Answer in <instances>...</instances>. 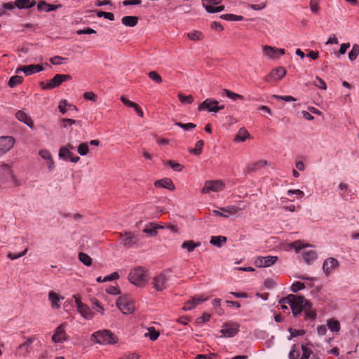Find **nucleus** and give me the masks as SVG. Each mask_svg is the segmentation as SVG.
Returning a JSON list of instances; mask_svg holds the SVG:
<instances>
[{
    "instance_id": "680f3d73",
    "label": "nucleus",
    "mask_w": 359,
    "mask_h": 359,
    "mask_svg": "<svg viewBox=\"0 0 359 359\" xmlns=\"http://www.w3.org/2000/svg\"><path fill=\"white\" fill-rule=\"evenodd\" d=\"M40 156L46 161L50 160L52 158L50 152L47 149H41L39 151Z\"/></svg>"
},
{
    "instance_id": "4d7b16f0",
    "label": "nucleus",
    "mask_w": 359,
    "mask_h": 359,
    "mask_svg": "<svg viewBox=\"0 0 359 359\" xmlns=\"http://www.w3.org/2000/svg\"><path fill=\"white\" fill-rule=\"evenodd\" d=\"M302 349L303 351V354L300 359H309L310 355L313 353L312 350L307 348L306 345H302Z\"/></svg>"
},
{
    "instance_id": "2f4dec72",
    "label": "nucleus",
    "mask_w": 359,
    "mask_h": 359,
    "mask_svg": "<svg viewBox=\"0 0 359 359\" xmlns=\"http://www.w3.org/2000/svg\"><path fill=\"white\" fill-rule=\"evenodd\" d=\"M200 242L195 243L192 240L184 241L181 245L182 249H186L188 252H193L196 248L201 246Z\"/></svg>"
},
{
    "instance_id": "37998d69",
    "label": "nucleus",
    "mask_w": 359,
    "mask_h": 359,
    "mask_svg": "<svg viewBox=\"0 0 359 359\" xmlns=\"http://www.w3.org/2000/svg\"><path fill=\"white\" fill-rule=\"evenodd\" d=\"M77 151L81 156L87 155L89 151L88 143V142L81 143L78 146Z\"/></svg>"
},
{
    "instance_id": "bf43d9fd",
    "label": "nucleus",
    "mask_w": 359,
    "mask_h": 359,
    "mask_svg": "<svg viewBox=\"0 0 359 359\" xmlns=\"http://www.w3.org/2000/svg\"><path fill=\"white\" fill-rule=\"evenodd\" d=\"M67 58L61 56H54L50 59V62L53 65H58L62 64L63 61L66 60Z\"/></svg>"
},
{
    "instance_id": "5701e85b",
    "label": "nucleus",
    "mask_w": 359,
    "mask_h": 359,
    "mask_svg": "<svg viewBox=\"0 0 359 359\" xmlns=\"http://www.w3.org/2000/svg\"><path fill=\"white\" fill-rule=\"evenodd\" d=\"M163 226L161 225L156 224L153 222L147 224L142 231L147 234H149L151 237H154L158 233V229H163Z\"/></svg>"
},
{
    "instance_id": "412c9836",
    "label": "nucleus",
    "mask_w": 359,
    "mask_h": 359,
    "mask_svg": "<svg viewBox=\"0 0 359 359\" xmlns=\"http://www.w3.org/2000/svg\"><path fill=\"white\" fill-rule=\"evenodd\" d=\"M154 186L156 187L165 188L170 191H174L175 189V186L174 185L172 180L167 177L156 180L154 182Z\"/></svg>"
},
{
    "instance_id": "72a5a7b5",
    "label": "nucleus",
    "mask_w": 359,
    "mask_h": 359,
    "mask_svg": "<svg viewBox=\"0 0 359 359\" xmlns=\"http://www.w3.org/2000/svg\"><path fill=\"white\" fill-rule=\"evenodd\" d=\"M250 133L244 128H241L234 138L235 142H244L250 137Z\"/></svg>"
},
{
    "instance_id": "4be33fe9",
    "label": "nucleus",
    "mask_w": 359,
    "mask_h": 359,
    "mask_svg": "<svg viewBox=\"0 0 359 359\" xmlns=\"http://www.w3.org/2000/svg\"><path fill=\"white\" fill-rule=\"evenodd\" d=\"M219 102L215 99L208 98L205 100L198 107V111L208 110L211 112V109L217 107Z\"/></svg>"
},
{
    "instance_id": "9b49d317",
    "label": "nucleus",
    "mask_w": 359,
    "mask_h": 359,
    "mask_svg": "<svg viewBox=\"0 0 359 359\" xmlns=\"http://www.w3.org/2000/svg\"><path fill=\"white\" fill-rule=\"evenodd\" d=\"M262 50L265 55L271 60H276L279 57V55H283L285 54V49L278 48L267 45L264 46Z\"/></svg>"
},
{
    "instance_id": "09e8293b",
    "label": "nucleus",
    "mask_w": 359,
    "mask_h": 359,
    "mask_svg": "<svg viewBox=\"0 0 359 359\" xmlns=\"http://www.w3.org/2000/svg\"><path fill=\"white\" fill-rule=\"evenodd\" d=\"M313 83L315 86L318 87L320 89H327L326 83L318 76H316L315 80L313 81Z\"/></svg>"
},
{
    "instance_id": "c85d7f7f",
    "label": "nucleus",
    "mask_w": 359,
    "mask_h": 359,
    "mask_svg": "<svg viewBox=\"0 0 359 359\" xmlns=\"http://www.w3.org/2000/svg\"><path fill=\"white\" fill-rule=\"evenodd\" d=\"M36 4L34 0H15V5L19 9H27L33 7Z\"/></svg>"
},
{
    "instance_id": "052dcab7",
    "label": "nucleus",
    "mask_w": 359,
    "mask_h": 359,
    "mask_svg": "<svg viewBox=\"0 0 359 359\" xmlns=\"http://www.w3.org/2000/svg\"><path fill=\"white\" fill-rule=\"evenodd\" d=\"M320 1V0H310V8L313 13H316L318 12V11H319L318 4H319Z\"/></svg>"
},
{
    "instance_id": "a211bd4d",
    "label": "nucleus",
    "mask_w": 359,
    "mask_h": 359,
    "mask_svg": "<svg viewBox=\"0 0 359 359\" xmlns=\"http://www.w3.org/2000/svg\"><path fill=\"white\" fill-rule=\"evenodd\" d=\"M61 83L60 74H55L53 79L49 80L47 83L42 81L39 85L41 89L47 90L58 87Z\"/></svg>"
},
{
    "instance_id": "bb28decb",
    "label": "nucleus",
    "mask_w": 359,
    "mask_h": 359,
    "mask_svg": "<svg viewBox=\"0 0 359 359\" xmlns=\"http://www.w3.org/2000/svg\"><path fill=\"white\" fill-rule=\"evenodd\" d=\"M48 299L53 309H59L60 307V301L63 299L64 297L58 295L57 293L53 291H50L48 293Z\"/></svg>"
},
{
    "instance_id": "6e6d98bb",
    "label": "nucleus",
    "mask_w": 359,
    "mask_h": 359,
    "mask_svg": "<svg viewBox=\"0 0 359 359\" xmlns=\"http://www.w3.org/2000/svg\"><path fill=\"white\" fill-rule=\"evenodd\" d=\"M328 327L332 332H338L340 330V324L337 320L328 322Z\"/></svg>"
},
{
    "instance_id": "de8ad7c7",
    "label": "nucleus",
    "mask_w": 359,
    "mask_h": 359,
    "mask_svg": "<svg viewBox=\"0 0 359 359\" xmlns=\"http://www.w3.org/2000/svg\"><path fill=\"white\" fill-rule=\"evenodd\" d=\"M149 333L146 334L145 336H148L151 341H155L159 336V332H157L154 327L148 328Z\"/></svg>"
},
{
    "instance_id": "864d4df0",
    "label": "nucleus",
    "mask_w": 359,
    "mask_h": 359,
    "mask_svg": "<svg viewBox=\"0 0 359 359\" xmlns=\"http://www.w3.org/2000/svg\"><path fill=\"white\" fill-rule=\"evenodd\" d=\"M175 125L184 129V130H189L196 127V125L192 123H182L181 122H177L175 123Z\"/></svg>"
},
{
    "instance_id": "4468645a",
    "label": "nucleus",
    "mask_w": 359,
    "mask_h": 359,
    "mask_svg": "<svg viewBox=\"0 0 359 359\" xmlns=\"http://www.w3.org/2000/svg\"><path fill=\"white\" fill-rule=\"evenodd\" d=\"M43 70V67L41 65H29L20 66L16 69V73L24 72L26 76L32 75L34 73Z\"/></svg>"
},
{
    "instance_id": "9d476101",
    "label": "nucleus",
    "mask_w": 359,
    "mask_h": 359,
    "mask_svg": "<svg viewBox=\"0 0 359 359\" xmlns=\"http://www.w3.org/2000/svg\"><path fill=\"white\" fill-rule=\"evenodd\" d=\"M119 238L121 239L122 244L129 248L138 241L137 236L131 231H125L118 233Z\"/></svg>"
},
{
    "instance_id": "cd10ccee",
    "label": "nucleus",
    "mask_w": 359,
    "mask_h": 359,
    "mask_svg": "<svg viewBox=\"0 0 359 359\" xmlns=\"http://www.w3.org/2000/svg\"><path fill=\"white\" fill-rule=\"evenodd\" d=\"M222 1V0H202V5L208 13H212L215 6L219 5Z\"/></svg>"
},
{
    "instance_id": "f03ea898",
    "label": "nucleus",
    "mask_w": 359,
    "mask_h": 359,
    "mask_svg": "<svg viewBox=\"0 0 359 359\" xmlns=\"http://www.w3.org/2000/svg\"><path fill=\"white\" fill-rule=\"evenodd\" d=\"M129 281L137 287H143L147 283V270L142 266L131 269L128 274Z\"/></svg>"
},
{
    "instance_id": "b1692460",
    "label": "nucleus",
    "mask_w": 359,
    "mask_h": 359,
    "mask_svg": "<svg viewBox=\"0 0 359 359\" xmlns=\"http://www.w3.org/2000/svg\"><path fill=\"white\" fill-rule=\"evenodd\" d=\"M15 117L18 121L24 123L29 128H32L34 127V123L32 119L29 116H28L24 111L19 110L15 114Z\"/></svg>"
},
{
    "instance_id": "2eb2a0df",
    "label": "nucleus",
    "mask_w": 359,
    "mask_h": 359,
    "mask_svg": "<svg viewBox=\"0 0 359 359\" xmlns=\"http://www.w3.org/2000/svg\"><path fill=\"white\" fill-rule=\"evenodd\" d=\"M277 256L258 257L255 260L257 267H269L274 264L278 260Z\"/></svg>"
},
{
    "instance_id": "e2e57ef3",
    "label": "nucleus",
    "mask_w": 359,
    "mask_h": 359,
    "mask_svg": "<svg viewBox=\"0 0 359 359\" xmlns=\"http://www.w3.org/2000/svg\"><path fill=\"white\" fill-rule=\"evenodd\" d=\"M273 97L278 100H284L285 102H293L295 101L296 99L290 95L280 96V95H273Z\"/></svg>"
},
{
    "instance_id": "ddd939ff",
    "label": "nucleus",
    "mask_w": 359,
    "mask_h": 359,
    "mask_svg": "<svg viewBox=\"0 0 359 359\" xmlns=\"http://www.w3.org/2000/svg\"><path fill=\"white\" fill-rule=\"evenodd\" d=\"M339 266V262L337 259L334 257H329L324 261L323 264V270L324 273L328 276Z\"/></svg>"
},
{
    "instance_id": "393cba45",
    "label": "nucleus",
    "mask_w": 359,
    "mask_h": 359,
    "mask_svg": "<svg viewBox=\"0 0 359 359\" xmlns=\"http://www.w3.org/2000/svg\"><path fill=\"white\" fill-rule=\"evenodd\" d=\"M61 5L50 4L44 1H39L37 4V8L39 11L50 12L55 11L57 8L60 7Z\"/></svg>"
},
{
    "instance_id": "c9c22d12",
    "label": "nucleus",
    "mask_w": 359,
    "mask_h": 359,
    "mask_svg": "<svg viewBox=\"0 0 359 359\" xmlns=\"http://www.w3.org/2000/svg\"><path fill=\"white\" fill-rule=\"evenodd\" d=\"M204 145V142L203 140H198L196 142L195 144V147L194 149H191L189 152L194 155L198 156L202 153L203 147Z\"/></svg>"
},
{
    "instance_id": "c03bdc74",
    "label": "nucleus",
    "mask_w": 359,
    "mask_h": 359,
    "mask_svg": "<svg viewBox=\"0 0 359 359\" xmlns=\"http://www.w3.org/2000/svg\"><path fill=\"white\" fill-rule=\"evenodd\" d=\"M23 81V78L20 76H13L11 77L9 81H8V86L11 88H13L15 86L20 84Z\"/></svg>"
},
{
    "instance_id": "3c124183",
    "label": "nucleus",
    "mask_w": 359,
    "mask_h": 359,
    "mask_svg": "<svg viewBox=\"0 0 359 359\" xmlns=\"http://www.w3.org/2000/svg\"><path fill=\"white\" fill-rule=\"evenodd\" d=\"M97 16L98 18H104L106 19H108L111 21L114 20V15L112 13L109 12H104V11H97Z\"/></svg>"
},
{
    "instance_id": "603ef678",
    "label": "nucleus",
    "mask_w": 359,
    "mask_h": 359,
    "mask_svg": "<svg viewBox=\"0 0 359 359\" xmlns=\"http://www.w3.org/2000/svg\"><path fill=\"white\" fill-rule=\"evenodd\" d=\"M148 76L151 80L157 83H161L162 82L161 76L155 71L149 72Z\"/></svg>"
},
{
    "instance_id": "6ab92c4d",
    "label": "nucleus",
    "mask_w": 359,
    "mask_h": 359,
    "mask_svg": "<svg viewBox=\"0 0 359 359\" xmlns=\"http://www.w3.org/2000/svg\"><path fill=\"white\" fill-rule=\"evenodd\" d=\"M208 299V297H203L196 295L185 303L182 310L190 311L194 309L198 304H200L201 303L206 301Z\"/></svg>"
},
{
    "instance_id": "7ed1b4c3",
    "label": "nucleus",
    "mask_w": 359,
    "mask_h": 359,
    "mask_svg": "<svg viewBox=\"0 0 359 359\" xmlns=\"http://www.w3.org/2000/svg\"><path fill=\"white\" fill-rule=\"evenodd\" d=\"M91 337L92 340L100 344H114L117 342L115 335L107 330L95 332Z\"/></svg>"
},
{
    "instance_id": "39448f33",
    "label": "nucleus",
    "mask_w": 359,
    "mask_h": 359,
    "mask_svg": "<svg viewBox=\"0 0 359 359\" xmlns=\"http://www.w3.org/2000/svg\"><path fill=\"white\" fill-rule=\"evenodd\" d=\"M117 307L123 314H130L134 310L133 302L127 297H120L116 301Z\"/></svg>"
},
{
    "instance_id": "423d86ee",
    "label": "nucleus",
    "mask_w": 359,
    "mask_h": 359,
    "mask_svg": "<svg viewBox=\"0 0 359 359\" xmlns=\"http://www.w3.org/2000/svg\"><path fill=\"white\" fill-rule=\"evenodd\" d=\"M74 297L76 304L77 311L84 318L91 320L94 317V313L91 311L89 306L83 304L77 296L74 295Z\"/></svg>"
},
{
    "instance_id": "6e6552de",
    "label": "nucleus",
    "mask_w": 359,
    "mask_h": 359,
    "mask_svg": "<svg viewBox=\"0 0 359 359\" xmlns=\"http://www.w3.org/2000/svg\"><path fill=\"white\" fill-rule=\"evenodd\" d=\"M239 327L237 323H227L223 325L220 332L224 337H233L238 333Z\"/></svg>"
},
{
    "instance_id": "49530a36",
    "label": "nucleus",
    "mask_w": 359,
    "mask_h": 359,
    "mask_svg": "<svg viewBox=\"0 0 359 359\" xmlns=\"http://www.w3.org/2000/svg\"><path fill=\"white\" fill-rule=\"evenodd\" d=\"M73 155V153L71 151H69L68 147H61L59 151V156L61 158L66 159L67 158H70Z\"/></svg>"
},
{
    "instance_id": "473e14b6",
    "label": "nucleus",
    "mask_w": 359,
    "mask_h": 359,
    "mask_svg": "<svg viewBox=\"0 0 359 359\" xmlns=\"http://www.w3.org/2000/svg\"><path fill=\"white\" fill-rule=\"evenodd\" d=\"M58 109H59L60 111L63 114L67 112V109H69V110L74 109L76 111L78 110V109L76 106L68 103L66 100H62L60 101L59 104H58Z\"/></svg>"
},
{
    "instance_id": "7c9ffc66",
    "label": "nucleus",
    "mask_w": 359,
    "mask_h": 359,
    "mask_svg": "<svg viewBox=\"0 0 359 359\" xmlns=\"http://www.w3.org/2000/svg\"><path fill=\"white\" fill-rule=\"evenodd\" d=\"M227 238L223 236H212L210 238V243L214 246L221 248L226 243Z\"/></svg>"
},
{
    "instance_id": "58836bf2",
    "label": "nucleus",
    "mask_w": 359,
    "mask_h": 359,
    "mask_svg": "<svg viewBox=\"0 0 359 359\" xmlns=\"http://www.w3.org/2000/svg\"><path fill=\"white\" fill-rule=\"evenodd\" d=\"M359 55V45L354 44L348 53V58L351 61L355 60Z\"/></svg>"
},
{
    "instance_id": "69168bd1",
    "label": "nucleus",
    "mask_w": 359,
    "mask_h": 359,
    "mask_svg": "<svg viewBox=\"0 0 359 359\" xmlns=\"http://www.w3.org/2000/svg\"><path fill=\"white\" fill-rule=\"evenodd\" d=\"M83 98L88 100H91L93 102L96 101L97 95L93 92H86L83 94Z\"/></svg>"
},
{
    "instance_id": "a18cd8bd",
    "label": "nucleus",
    "mask_w": 359,
    "mask_h": 359,
    "mask_svg": "<svg viewBox=\"0 0 359 359\" xmlns=\"http://www.w3.org/2000/svg\"><path fill=\"white\" fill-rule=\"evenodd\" d=\"M178 98L182 104H191L194 100V98L191 95H184L182 93L178 94Z\"/></svg>"
},
{
    "instance_id": "aec40b11",
    "label": "nucleus",
    "mask_w": 359,
    "mask_h": 359,
    "mask_svg": "<svg viewBox=\"0 0 359 359\" xmlns=\"http://www.w3.org/2000/svg\"><path fill=\"white\" fill-rule=\"evenodd\" d=\"M14 177L13 170L6 164L0 165V179L3 182L10 181Z\"/></svg>"
},
{
    "instance_id": "0e129e2a",
    "label": "nucleus",
    "mask_w": 359,
    "mask_h": 359,
    "mask_svg": "<svg viewBox=\"0 0 359 359\" xmlns=\"http://www.w3.org/2000/svg\"><path fill=\"white\" fill-rule=\"evenodd\" d=\"M121 102H123V104H125L126 107H133V108H135L137 104L128 100L126 97L124 96H121Z\"/></svg>"
},
{
    "instance_id": "c756f323",
    "label": "nucleus",
    "mask_w": 359,
    "mask_h": 359,
    "mask_svg": "<svg viewBox=\"0 0 359 359\" xmlns=\"http://www.w3.org/2000/svg\"><path fill=\"white\" fill-rule=\"evenodd\" d=\"M138 20L137 16L127 15L122 18L121 22L126 27H133L137 25Z\"/></svg>"
},
{
    "instance_id": "79ce46f5",
    "label": "nucleus",
    "mask_w": 359,
    "mask_h": 359,
    "mask_svg": "<svg viewBox=\"0 0 359 359\" xmlns=\"http://www.w3.org/2000/svg\"><path fill=\"white\" fill-rule=\"evenodd\" d=\"M62 126L63 128H67L68 126H72L73 124H77L79 126H81V121H76L72 118H62L61 119Z\"/></svg>"
},
{
    "instance_id": "5fc2aeb1",
    "label": "nucleus",
    "mask_w": 359,
    "mask_h": 359,
    "mask_svg": "<svg viewBox=\"0 0 359 359\" xmlns=\"http://www.w3.org/2000/svg\"><path fill=\"white\" fill-rule=\"evenodd\" d=\"M166 164L170 165L172 169L175 171H181L183 169V165L174 161H168Z\"/></svg>"
},
{
    "instance_id": "f8f14e48",
    "label": "nucleus",
    "mask_w": 359,
    "mask_h": 359,
    "mask_svg": "<svg viewBox=\"0 0 359 359\" xmlns=\"http://www.w3.org/2000/svg\"><path fill=\"white\" fill-rule=\"evenodd\" d=\"M15 144V139L11 136H3L0 137V156L6 154L13 148Z\"/></svg>"
},
{
    "instance_id": "13d9d810",
    "label": "nucleus",
    "mask_w": 359,
    "mask_h": 359,
    "mask_svg": "<svg viewBox=\"0 0 359 359\" xmlns=\"http://www.w3.org/2000/svg\"><path fill=\"white\" fill-rule=\"evenodd\" d=\"M27 252V249L26 248L25 250H23L22 252H20V253H18V254H15V253H13V252H9L7 255L8 258L11 259V260H14V259H18L20 257H23L24 255H25Z\"/></svg>"
},
{
    "instance_id": "dca6fc26",
    "label": "nucleus",
    "mask_w": 359,
    "mask_h": 359,
    "mask_svg": "<svg viewBox=\"0 0 359 359\" xmlns=\"http://www.w3.org/2000/svg\"><path fill=\"white\" fill-rule=\"evenodd\" d=\"M65 323L61 324L55 330V332L52 336V340L55 343L60 344L67 340L66 333L65 331Z\"/></svg>"
},
{
    "instance_id": "a19ab883",
    "label": "nucleus",
    "mask_w": 359,
    "mask_h": 359,
    "mask_svg": "<svg viewBox=\"0 0 359 359\" xmlns=\"http://www.w3.org/2000/svg\"><path fill=\"white\" fill-rule=\"evenodd\" d=\"M79 259L86 266H90L92 264L90 257L84 252H79Z\"/></svg>"
},
{
    "instance_id": "338daca9",
    "label": "nucleus",
    "mask_w": 359,
    "mask_h": 359,
    "mask_svg": "<svg viewBox=\"0 0 359 359\" xmlns=\"http://www.w3.org/2000/svg\"><path fill=\"white\" fill-rule=\"evenodd\" d=\"M106 292L110 294H119L121 290L118 287L109 286L106 289Z\"/></svg>"
},
{
    "instance_id": "f704fd0d",
    "label": "nucleus",
    "mask_w": 359,
    "mask_h": 359,
    "mask_svg": "<svg viewBox=\"0 0 359 359\" xmlns=\"http://www.w3.org/2000/svg\"><path fill=\"white\" fill-rule=\"evenodd\" d=\"M317 258V255L313 250L305 251L303 253V259L305 262L309 264Z\"/></svg>"
},
{
    "instance_id": "20e7f679",
    "label": "nucleus",
    "mask_w": 359,
    "mask_h": 359,
    "mask_svg": "<svg viewBox=\"0 0 359 359\" xmlns=\"http://www.w3.org/2000/svg\"><path fill=\"white\" fill-rule=\"evenodd\" d=\"M225 184L222 180H208L205 182L201 193L208 194L210 191L217 192L223 190Z\"/></svg>"
},
{
    "instance_id": "1a4fd4ad",
    "label": "nucleus",
    "mask_w": 359,
    "mask_h": 359,
    "mask_svg": "<svg viewBox=\"0 0 359 359\" xmlns=\"http://www.w3.org/2000/svg\"><path fill=\"white\" fill-rule=\"evenodd\" d=\"M245 209V206H243V208H240V207H238L236 205H229V206H226L225 208H222L221 209L225 214L219 212V210H212V213L215 215L218 216V217H228L229 215H236Z\"/></svg>"
},
{
    "instance_id": "774afa93",
    "label": "nucleus",
    "mask_w": 359,
    "mask_h": 359,
    "mask_svg": "<svg viewBox=\"0 0 359 359\" xmlns=\"http://www.w3.org/2000/svg\"><path fill=\"white\" fill-rule=\"evenodd\" d=\"M76 33L79 34V35H81V34H95L96 33V31L92 28H90V27H87V28H84L83 29H79L76 32Z\"/></svg>"
},
{
    "instance_id": "a878e982",
    "label": "nucleus",
    "mask_w": 359,
    "mask_h": 359,
    "mask_svg": "<svg viewBox=\"0 0 359 359\" xmlns=\"http://www.w3.org/2000/svg\"><path fill=\"white\" fill-rule=\"evenodd\" d=\"M34 341V337H29L26 339V341L21 344L18 346V352L20 355H25L26 353H29L31 349V345Z\"/></svg>"
},
{
    "instance_id": "4c0bfd02",
    "label": "nucleus",
    "mask_w": 359,
    "mask_h": 359,
    "mask_svg": "<svg viewBox=\"0 0 359 359\" xmlns=\"http://www.w3.org/2000/svg\"><path fill=\"white\" fill-rule=\"evenodd\" d=\"M188 38L191 41H200L204 37L203 33L200 31H193L187 34Z\"/></svg>"
},
{
    "instance_id": "e433bc0d",
    "label": "nucleus",
    "mask_w": 359,
    "mask_h": 359,
    "mask_svg": "<svg viewBox=\"0 0 359 359\" xmlns=\"http://www.w3.org/2000/svg\"><path fill=\"white\" fill-rule=\"evenodd\" d=\"M220 18L228 21H241L243 20V16L234 14H223L220 15Z\"/></svg>"
},
{
    "instance_id": "f3484780",
    "label": "nucleus",
    "mask_w": 359,
    "mask_h": 359,
    "mask_svg": "<svg viewBox=\"0 0 359 359\" xmlns=\"http://www.w3.org/2000/svg\"><path fill=\"white\" fill-rule=\"evenodd\" d=\"M286 74L285 69L282 67L274 68L266 78V81H278L283 79Z\"/></svg>"
},
{
    "instance_id": "8fccbe9b",
    "label": "nucleus",
    "mask_w": 359,
    "mask_h": 359,
    "mask_svg": "<svg viewBox=\"0 0 359 359\" xmlns=\"http://www.w3.org/2000/svg\"><path fill=\"white\" fill-rule=\"evenodd\" d=\"M305 285L304 283L296 281L292 284L290 290L293 292H297L298 291L304 289Z\"/></svg>"
},
{
    "instance_id": "f257e3e1",
    "label": "nucleus",
    "mask_w": 359,
    "mask_h": 359,
    "mask_svg": "<svg viewBox=\"0 0 359 359\" xmlns=\"http://www.w3.org/2000/svg\"><path fill=\"white\" fill-rule=\"evenodd\" d=\"M279 304H289L294 317H297L304 311L306 320H313L316 318V310L313 309L311 303L302 296L290 294L281 298Z\"/></svg>"
},
{
    "instance_id": "ea45409f",
    "label": "nucleus",
    "mask_w": 359,
    "mask_h": 359,
    "mask_svg": "<svg viewBox=\"0 0 359 359\" xmlns=\"http://www.w3.org/2000/svg\"><path fill=\"white\" fill-rule=\"evenodd\" d=\"M223 93L226 95V97H228L229 98H230L234 101H236L238 99L239 100L244 99V97L243 95L235 93H233L229 90H227V89H224Z\"/></svg>"
},
{
    "instance_id": "0eeeda50",
    "label": "nucleus",
    "mask_w": 359,
    "mask_h": 359,
    "mask_svg": "<svg viewBox=\"0 0 359 359\" xmlns=\"http://www.w3.org/2000/svg\"><path fill=\"white\" fill-rule=\"evenodd\" d=\"M168 276L165 273H161L154 277L152 284L157 291H163L168 287Z\"/></svg>"
}]
</instances>
